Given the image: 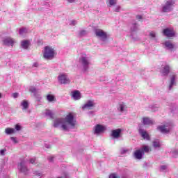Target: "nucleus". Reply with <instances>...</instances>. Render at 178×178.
<instances>
[{
    "label": "nucleus",
    "instance_id": "34",
    "mask_svg": "<svg viewBox=\"0 0 178 178\" xmlns=\"http://www.w3.org/2000/svg\"><path fill=\"white\" fill-rule=\"evenodd\" d=\"M30 163H35V158H32L29 160Z\"/></svg>",
    "mask_w": 178,
    "mask_h": 178
},
{
    "label": "nucleus",
    "instance_id": "28",
    "mask_svg": "<svg viewBox=\"0 0 178 178\" xmlns=\"http://www.w3.org/2000/svg\"><path fill=\"white\" fill-rule=\"evenodd\" d=\"M126 108V105L124 103L120 104V112H124V108Z\"/></svg>",
    "mask_w": 178,
    "mask_h": 178
},
{
    "label": "nucleus",
    "instance_id": "40",
    "mask_svg": "<svg viewBox=\"0 0 178 178\" xmlns=\"http://www.w3.org/2000/svg\"><path fill=\"white\" fill-rule=\"evenodd\" d=\"M49 161L50 162H53L54 161V156H51L50 158H49Z\"/></svg>",
    "mask_w": 178,
    "mask_h": 178
},
{
    "label": "nucleus",
    "instance_id": "7",
    "mask_svg": "<svg viewBox=\"0 0 178 178\" xmlns=\"http://www.w3.org/2000/svg\"><path fill=\"white\" fill-rule=\"evenodd\" d=\"M58 81L60 84H69L70 79L67 78V76L62 74L58 76Z\"/></svg>",
    "mask_w": 178,
    "mask_h": 178
},
{
    "label": "nucleus",
    "instance_id": "36",
    "mask_svg": "<svg viewBox=\"0 0 178 178\" xmlns=\"http://www.w3.org/2000/svg\"><path fill=\"white\" fill-rule=\"evenodd\" d=\"M136 19H138V20H141V19H143V17L141 15H136Z\"/></svg>",
    "mask_w": 178,
    "mask_h": 178
},
{
    "label": "nucleus",
    "instance_id": "26",
    "mask_svg": "<svg viewBox=\"0 0 178 178\" xmlns=\"http://www.w3.org/2000/svg\"><path fill=\"white\" fill-rule=\"evenodd\" d=\"M46 116H49V118H51V119L54 118V113H52V111H51V110H46Z\"/></svg>",
    "mask_w": 178,
    "mask_h": 178
},
{
    "label": "nucleus",
    "instance_id": "5",
    "mask_svg": "<svg viewBox=\"0 0 178 178\" xmlns=\"http://www.w3.org/2000/svg\"><path fill=\"white\" fill-rule=\"evenodd\" d=\"M96 37L101 38L102 41H106L108 40V35L106 32L104 31L102 29H97L95 31Z\"/></svg>",
    "mask_w": 178,
    "mask_h": 178
},
{
    "label": "nucleus",
    "instance_id": "41",
    "mask_svg": "<svg viewBox=\"0 0 178 178\" xmlns=\"http://www.w3.org/2000/svg\"><path fill=\"white\" fill-rule=\"evenodd\" d=\"M119 9H120V7H117L115 8V12H119Z\"/></svg>",
    "mask_w": 178,
    "mask_h": 178
},
{
    "label": "nucleus",
    "instance_id": "35",
    "mask_svg": "<svg viewBox=\"0 0 178 178\" xmlns=\"http://www.w3.org/2000/svg\"><path fill=\"white\" fill-rule=\"evenodd\" d=\"M13 98H17V97H19V93L17 92L13 93Z\"/></svg>",
    "mask_w": 178,
    "mask_h": 178
},
{
    "label": "nucleus",
    "instance_id": "24",
    "mask_svg": "<svg viewBox=\"0 0 178 178\" xmlns=\"http://www.w3.org/2000/svg\"><path fill=\"white\" fill-rule=\"evenodd\" d=\"M5 133L6 134H13V133H15V129H13V128H6L5 129Z\"/></svg>",
    "mask_w": 178,
    "mask_h": 178
},
{
    "label": "nucleus",
    "instance_id": "20",
    "mask_svg": "<svg viewBox=\"0 0 178 178\" xmlns=\"http://www.w3.org/2000/svg\"><path fill=\"white\" fill-rule=\"evenodd\" d=\"M46 99L49 102H54V101H56V99L55 98V96L54 95H51V94L47 95Z\"/></svg>",
    "mask_w": 178,
    "mask_h": 178
},
{
    "label": "nucleus",
    "instance_id": "42",
    "mask_svg": "<svg viewBox=\"0 0 178 178\" xmlns=\"http://www.w3.org/2000/svg\"><path fill=\"white\" fill-rule=\"evenodd\" d=\"M75 0H67V1L70 3H72L73 2H74Z\"/></svg>",
    "mask_w": 178,
    "mask_h": 178
},
{
    "label": "nucleus",
    "instance_id": "23",
    "mask_svg": "<svg viewBox=\"0 0 178 178\" xmlns=\"http://www.w3.org/2000/svg\"><path fill=\"white\" fill-rule=\"evenodd\" d=\"M21 106H23V109H28L29 108V102L26 100H24L21 103Z\"/></svg>",
    "mask_w": 178,
    "mask_h": 178
},
{
    "label": "nucleus",
    "instance_id": "33",
    "mask_svg": "<svg viewBox=\"0 0 178 178\" xmlns=\"http://www.w3.org/2000/svg\"><path fill=\"white\" fill-rule=\"evenodd\" d=\"M6 152V149H3L0 151L1 155H5V152Z\"/></svg>",
    "mask_w": 178,
    "mask_h": 178
},
{
    "label": "nucleus",
    "instance_id": "16",
    "mask_svg": "<svg viewBox=\"0 0 178 178\" xmlns=\"http://www.w3.org/2000/svg\"><path fill=\"white\" fill-rule=\"evenodd\" d=\"M72 97L75 101H77L81 98V95H80V91L79 90H75L72 92Z\"/></svg>",
    "mask_w": 178,
    "mask_h": 178
},
{
    "label": "nucleus",
    "instance_id": "2",
    "mask_svg": "<svg viewBox=\"0 0 178 178\" xmlns=\"http://www.w3.org/2000/svg\"><path fill=\"white\" fill-rule=\"evenodd\" d=\"M151 148L149 146H143L140 149L135 150L134 152V156L135 159L141 160L143 159V156H144L145 152H149Z\"/></svg>",
    "mask_w": 178,
    "mask_h": 178
},
{
    "label": "nucleus",
    "instance_id": "25",
    "mask_svg": "<svg viewBox=\"0 0 178 178\" xmlns=\"http://www.w3.org/2000/svg\"><path fill=\"white\" fill-rule=\"evenodd\" d=\"M116 3H118V0H108L107 5L111 7L116 5Z\"/></svg>",
    "mask_w": 178,
    "mask_h": 178
},
{
    "label": "nucleus",
    "instance_id": "19",
    "mask_svg": "<svg viewBox=\"0 0 178 178\" xmlns=\"http://www.w3.org/2000/svg\"><path fill=\"white\" fill-rule=\"evenodd\" d=\"M143 124L147 125V124H154V121L148 117H144L143 118Z\"/></svg>",
    "mask_w": 178,
    "mask_h": 178
},
{
    "label": "nucleus",
    "instance_id": "31",
    "mask_svg": "<svg viewBox=\"0 0 178 178\" xmlns=\"http://www.w3.org/2000/svg\"><path fill=\"white\" fill-rule=\"evenodd\" d=\"M15 129L17 130V131H19V130H22V127L19 124H16Z\"/></svg>",
    "mask_w": 178,
    "mask_h": 178
},
{
    "label": "nucleus",
    "instance_id": "37",
    "mask_svg": "<svg viewBox=\"0 0 178 178\" xmlns=\"http://www.w3.org/2000/svg\"><path fill=\"white\" fill-rule=\"evenodd\" d=\"M161 170H166V165H162V166L161 167Z\"/></svg>",
    "mask_w": 178,
    "mask_h": 178
},
{
    "label": "nucleus",
    "instance_id": "8",
    "mask_svg": "<svg viewBox=\"0 0 178 178\" xmlns=\"http://www.w3.org/2000/svg\"><path fill=\"white\" fill-rule=\"evenodd\" d=\"M79 62L81 63L82 66H83L85 71L88 70V65H90V63L88 62V60H87V58L81 57L79 59Z\"/></svg>",
    "mask_w": 178,
    "mask_h": 178
},
{
    "label": "nucleus",
    "instance_id": "3",
    "mask_svg": "<svg viewBox=\"0 0 178 178\" xmlns=\"http://www.w3.org/2000/svg\"><path fill=\"white\" fill-rule=\"evenodd\" d=\"M175 6V1L173 0H165V3L162 4L161 12L163 13H168L173 10V6Z\"/></svg>",
    "mask_w": 178,
    "mask_h": 178
},
{
    "label": "nucleus",
    "instance_id": "45",
    "mask_svg": "<svg viewBox=\"0 0 178 178\" xmlns=\"http://www.w3.org/2000/svg\"><path fill=\"white\" fill-rule=\"evenodd\" d=\"M2 98V93H0V99Z\"/></svg>",
    "mask_w": 178,
    "mask_h": 178
},
{
    "label": "nucleus",
    "instance_id": "39",
    "mask_svg": "<svg viewBox=\"0 0 178 178\" xmlns=\"http://www.w3.org/2000/svg\"><path fill=\"white\" fill-rule=\"evenodd\" d=\"M11 140L14 141L15 143H17V140H16V138L15 137H11Z\"/></svg>",
    "mask_w": 178,
    "mask_h": 178
},
{
    "label": "nucleus",
    "instance_id": "32",
    "mask_svg": "<svg viewBox=\"0 0 178 178\" xmlns=\"http://www.w3.org/2000/svg\"><path fill=\"white\" fill-rule=\"evenodd\" d=\"M149 35L152 38H155L156 37L155 33L154 32H150Z\"/></svg>",
    "mask_w": 178,
    "mask_h": 178
},
{
    "label": "nucleus",
    "instance_id": "38",
    "mask_svg": "<svg viewBox=\"0 0 178 178\" xmlns=\"http://www.w3.org/2000/svg\"><path fill=\"white\" fill-rule=\"evenodd\" d=\"M86 34V31H81L80 32V35H84Z\"/></svg>",
    "mask_w": 178,
    "mask_h": 178
},
{
    "label": "nucleus",
    "instance_id": "10",
    "mask_svg": "<svg viewBox=\"0 0 178 178\" xmlns=\"http://www.w3.org/2000/svg\"><path fill=\"white\" fill-rule=\"evenodd\" d=\"M105 130H106V128H105V127L101 124H97L95 127V133L96 134H99V133H103V131H105Z\"/></svg>",
    "mask_w": 178,
    "mask_h": 178
},
{
    "label": "nucleus",
    "instance_id": "18",
    "mask_svg": "<svg viewBox=\"0 0 178 178\" xmlns=\"http://www.w3.org/2000/svg\"><path fill=\"white\" fill-rule=\"evenodd\" d=\"M22 48L24 49H29V47H30V40H24L21 42Z\"/></svg>",
    "mask_w": 178,
    "mask_h": 178
},
{
    "label": "nucleus",
    "instance_id": "6",
    "mask_svg": "<svg viewBox=\"0 0 178 178\" xmlns=\"http://www.w3.org/2000/svg\"><path fill=\"white\" fill-rule=\"evenodd\" d=\"M163 35H165V37H167L168 38H172V37H175L176 32H175V30H173V29L166 28L163 30Z\"/></svg>",
    "mask_w": 178,
    "mask_h": 178
},
{
    "label": "nucleus",
    "instance_id": "1",
    "mask_svg": "<svg viewBox=\"0 0 178 178\" xmlns=\"http://www.w3.org/2000/svg\"><path fill=\"white\" fill-rule=\"evenodd\" d=\"M60 124L63 130H69V129H74L76 126V120H74V116L72 113H68L66 115L65 120L63 118H58L54 121V127H58Z\"/></svg>",
    "mask_w": 178,
    "mask_h": 178
},
{
    "label": "nucleus",
    "instance_id": "21",
    "mask_svg": "<svg viewBox=\"0 0 178 178\" xmlns=\"http://www.w3.org/2000/svg\"><path fill=\"white\" fill-rule=\"evenodd\" d=\"M165 45L166 48H168V49H173V48H175V45L169 41L165 42Z\"/></svg>",
    "mask_w": 178,
    "mask_h": 178
},
{
    "label": "nucleus",
    "instance_id": "22",
    "mask_svg": "<svg viewBox=\"0 0 178 178\" xmlns=\"http://www.w3.org/2000/svg\"><path fill=\"white\" fill-rule=\"evenodd\" d=\"M175 80H176V75H172L171 76V81H170V84L169 86L170 90H172V87H173V86L175 84Z\"/></svg>",
    "mask_w": 178,
    "mask_h": 178
},
{
    "label": "nucleus",
    "instance_id": "12",
    "mask_svg": "<svg viewBox=\"0 0 178 178\" xmlns=\"http://www.w3.org/2000/svg\"><path fill=\"white\" fill-rule=\"evenodd\" d=\"M95 106L94 102L89 100L87 103H86L83 106L82 109H92Z\"/></svg>",
    "mask_w": 178,
    "mask_h": 178
},
{
    "label": "nucleus",
    "instance_id": "30",
    "mask_svg": "<svg viewBox=\"0 0 178 178\" xmlns=\"http://www.w3.org/2000/svg\"><path fill=\"white\" fill-rule=\"evenodd\" d=\"M109 178H120V176L118 175L116 173H112L110 175Z\"/></svg>",
    "mask_w": 178,
    "mask_h": 178
},
{
    "label": "nucleus",
    "instance_id": "17",
    "mask_svg": "<svg viewBox=\"0 0 178 178\" xmlns=\"http://www.w3.org/2000/svg\"><path fill=\"white\" fill-rule=\"evenodd\" d=\"M18 168L22 173H27V172H29L27 167H26L23 163H20Z\"/></svg>",
    "mask_w": 178,
    "mask_h": 178
},
{
    "label": "nucleus",
    "instance_id": "44",
    "mask_svg": "<svg viewBox=\"0 0 178 178\" xmlns=\"http://www.w3.org/2000/svg\"><path fill=\"white\" fill-rule=\"evenodd\" d=\"M72 24L74 26L76 24V22L75 21H72Z\"/></svg>",
    "mask_w": 178,
    "mask_h": 178
},
{
    "label": "nucleus",
    "instance_id": "4",
    "mask_svg": "<svg viewBox=\"0 0 178 178\" xmlns=\"http://www.w3.org/2000/svg\"><path fill=\"white\" fill-rule=\"evenodd\" d=\"M56 55V53L55 52V49H54V48L49 46H46L44 47V51L43 52V58L44 59H54Z\"/></svg>",
    "mask_w": 178,
    "mask_h": 178
},
{
    "label": "nucleus",
    "instance_id": "13",
    "mask_svg": "<svg viewBox=\"0 0 178 178\" xmlns=\"http://www.w3.org/2000/svg\"><path fill=\"white\" fill-rule=\"evenodd\" d=\"M122 133V129H118L112 131L111 136L113 138H119L120 137V134Z\"/></svg>",
    "mask_w": 178,
    "mask_h": 178
},
{
    "label": "nucleus",
    "instance_id": "29",
    "mask_svg": "<svg viewBox=\"0 0 178 178\" xmlns=\"http://www.w3.org/2000/svg\"><path fill=\"white\" fill-rule=\"evenodd\" d=\"M153 147H154V148H159V147H161V144L158 141H154Z\"/></svg>",
    "mask_w": 178,
    "mask_h": 178
},
{
    "label": "nucleus",
    "instance_id": "15",
    "mask_svg": "<svg viewBox=\"0 0 178 178\" xmlns=\"http://www.w3.org/2000/svg\"><path fill=\"white\" fill-rule=\"evenodd\" d=\"M170 72V67H169V65H165L162 71H161V73L163 74V76H168Z\"/></svg>",
    "mask_w": 178,
    "mask_h": 178
},
{
    "label": "nucleus",
    "instance_id": "43",
    "mask_svg": "<svg viewBox=\"0 0 178 178\" xmlns=\"http://www.w3.org/2000/svg\"><path fill=\"white\" fill-rule=\"evenodd\" d=\"M33 66H34L35 67H37V66H38V63H35L33 64Z\"/></svg>",
    "mask_w": 178,
    "mask_h": 178
},
{
    "label": "nucleus",
    "instance_id": "11",
    "mask_svg": "<svg viewBox=\"0 0 178 178\" xmlns=\"http://www.w3.org/2000/svg\"><path fill=\"white\" fill-rule=\"evenodd\" d=\"M4 45H8V47H13V44H15V40L11 38H6L3 40Z\"/></svg>",
    "mask_w": 178,
    "mask_h": 178
},
{
    "label": "nucleus",
    "instance_id": "9",
    "mask_svg": "<svg viewBox=\"0 0 178 178\" xmlns=\"http://www.w3.org/2000/svg\"><path fill=\"white\" fill-rule=\"evenodd\" d=\"M170 129L171 128L169 127V125H161L157 127V130H159V131L163 134L169 133V131H170Z\"/></svg>",
    "mask_w": 178,
    "mask_h": 178
},
{
    "label": "nucleus",
    "instance_id": "14",
    "mask_svg": "<svg viewBox=\"0 0 178 178\" xmlns=\"http://www.w3.org/2000/svg\"><path fill=\"white\" fill-rule=\"evenodd\" d=\"M139 133L144 140H149V134H148L146 131H144V129H139Z\"/></svg>",
    "mask_w": 178,
    "mask_h": 178
},
{
    "label": "nucleus",
    "instance_id": "27",
    "mask_svg": "<svg viewBox=\"0 0 178 178\" xmlns=\"http://www.w3.org/2000/svg\"><path fill=\"white\" fill-rule=\"evenodd\" d=\"M26 33H27V29L22 28V29H19L20 35H23V34H26Z\"/></svg>",
    "mask_w": 178,
    "mask_h": 178
}]
</instances>
